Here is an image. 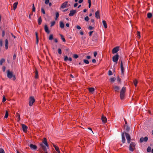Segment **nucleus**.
Returning <instances> with one entry per match:
<instances>
[{"mask_svg": "<svg viewBox=\"0 0 153 153\" xmlns=\"http://www.w3.org/2000/svg\"><path fill=\"white\" fill-rule=\"evenodd\" d=\"M43 140L42 143H41L39 144L41 148L45 151H47V147H48V145L47 142V139L46 138L44 137L43 138Z\"/></svg>", "mask_w": 153, "mask_h": 153, "instance_id": "f257e3e1", "label": "nucleus"}, {"mask_svg": "<svg viewBox=\"0 0 153 153\" xmlns=\"http://www.w3.org/2000/svg\"><path fill=\"white\" fill-rule=\"evenodd\" d=\"M93 31H90L89 33V35L90 36H91V34H92V33L93 32Z\"/></svg>", "mask_w": 153, "mask_h": 153, "instance_id": "680f3d73", "label": "nucleus"}, {"mask_svg": "<svg viewBox=\"0 0 153 153\" xmlns=\"http://www.w3.org/2000/svg\"><path fill=\"white\" fill-rule=\"evenodd\" d=\"M5 101H6V98H5V96H4L3 97V100H2V102H4Z\"/></svg>", "mask_w": 153, "mask_h": 153, "instance_id": "5fc2aeb1", "label": "nucleus"}, {"mask_svg": "<svg viewBox=\"0 0 153 153\" xmlns=\"http://www.w3.org/2000/svg\"><path fill=\"white\" fill-rule=\"evenodd\" d=\"M29 146L32 149L36 150L37 149V146L36 145L33 144H30Z\"/></svg>", "mask_w": 153, "mask_h": 153, "instance_id": "4468645a", "label": "nucleus"}, {"mask_svg": "<svg viewBox=\"0 0 153 153\" xmlns=\"http://www.w3.org/2000/svg\"><path fill=\"white\" fill-rule=\"evenodd\" d=\"M88 89L90 93H92L94 91V88H88Z\"/></svg>", "mask_w": 153, "mask_h": 153, "instance_id": "4be33fe9", "label": "nucleus"}, {"mask_svg": "<svg viewBox=\"0 0 153 153\" xmlns=\"http://www.w3.org/2000/svg\"><path fill=\"white\" fill-rule=\"evenodd\" d=\"M137 36L138 37L139 39H140V32L137 31Z\"/></svg>", "mask_w": 153, "mask_h": 153, "instance_id": "473e14b6", "label": "nucleus"}, {"mask_svg": "<svg viewBox=\"0 0 153 153\" xmlns=\"http://www.w3.org/2000/svg\"><path fill=\"white\" fill-rule=\"evenodd\" d=\"M83 61L85 64H88L89 63L88 61L86 59H84Z\"/></svg>", "mask_w": 153, "mask_h": 153, "instance_id": "37998d69", "label": "nucleus"}, {"mask_svg": "<svg viewBox=\"0 0 153 153\" xmlns=\"http://www.w3.org/2000/svg\"><path fill=\"white\" fill-rule=\"evenodd\" d=\"M113 88L116 91H118L120 89V87L117 86H115L113 87Z\"/></svg>", "mask_w": 153, "mask_h": 153, "instance_id": "412c9836", "label": "nucleus"}, {"mask_svg": "<svg viewBox=\"0 0 153 153\" xmlns=\"http://www.w3.org/2000/svg\"><path fill=\"white\" fill-rule=\"evenodd\" d=\"M108 72V75H112V72L111 70H109Z\"/></svg>", "mask_w": 153, "mask_h": 153, "instance_id": "3c124183", "label": "nucleus"}, {"mask_svg": "<svg viewBox=\"0 0 153 153\" xmlns=\"http://www.w3.org/2000/svg\"><path fill=\"white\" fill-rule=\"evenodd\" d=\"M76 12V10H71L70 11V13H69V15L70 16H74V14Z\"/></svg>", "mask_w": 153, "mask_h": 153, "instance_id": "dca6fc26", "label": "nucleus"}, {"mask_svg": "<svg viewBox=\"0 0 153 153\" xmlns=\"http://www.w3.org/2000/svg\"><path fill=\"white\" fill-rule=\"evenodd\" d=\"M35 102V100L33 97L31 96L29 98V106H31L33 105Z\"/></svg>", "mask_w": 153, "mask_h": 153, "instance_id": "20e7f679", "label": "nucleus"}, {"mask_svg": "<svg viewBox=\"0 0 153 153\" xmlns=\"http://www.w3.org/2000/svg\"><path fill=\"white\" fill-rule=\"evenodd\" d=\"M97 52H94V56L95 57H96L97 55Z\"/></svg>", "mask_w": 153, "mask_h": 153, "instance_id": "052dcab7", "label": "nucleus"}, {"mask_svg": "<svg viewBox=\"0 0 153 153\" xmlns=\"http://www.w3.org/2000/svg\"><path fill=\"white\" fill-rule=\"evenodd\" d=\"M56 18H55V19L56 20H57L58 18L59 17V14L58 12H56Z\"/></svg>", "mask_w": 153, "mask_h": 153, "instance_id": "58836bf2", "label": "nucleus"}, {"mask_svg": "<svg viewBox=\"0 0 153 153\" xmlns=\"http://www.w3.org/2000/svg\"><path fill=\"white\" fill-rule=\"evenodd\" d=\"M2 69L3 71L4 72L5 71V69H6V67L5 66H4L2 67Z\"/></svg>", "mask_w": 153, "mask_h": 153, "instance_id": "4d7b16f0", "label": "nucleus"}, {"mask_svg": "<svg viewBox=\"0 0 153 153\" xmlns=\"http://www.w3.org/2000/svg\"><path fill=\"white\" fill-rule=\"evenodd\" d=\"M117 81L120 82H121V79L119 76H117Z\"/></svg>", "mask_w": 153, "mask_h": 153, "instance_id": "a18cd8bd", "label": "nucleus"}, {"mask_svg": "<svg viewBox=\"0 0 153 153\" xmlns=\"http://www.w3.org/2000/svg\"><path fill=\"white\" fill-rule=\"evenodd\" d=\"M44 29L45 31L48 34L50 33V31L49 30L48 27L46 25H45Z\"/></svg>", "mask_w": 153, "mask_h": 153, "instance_id": "f3484780", "label": "nucleus"}, {"mask_svg": "<svg viewBox=\"0 0 153 153\" xmlns=\"http://www.w3.org/2000/svg\"><path fill=\"white\" fill-rule=\"evenodd\" d=\"M126 91V87H123L120 91V97L121 100H123L125 96V93Z\"/></svg>", "mask_w": 153, "mask_h": 153, "instance_id": "7ed1b4c3", "label": "nucleus"}, {"mask_svg": "<svg viewBox=\"0 0 153 153\" xmlns=\"http://www.w3.org/2000/svg\"><path fill=\"white\" fill-rule=\"evenodd\" d=\"M4 31H2V36L3 37H4Z\"/></svg>", "mask_w": 153, "mask_h": 153, "instance_id": "338daca9", "label": "nucleus"}, {"mask_svg": "<svg viewBox=\"0 0 153 153\" xmlns=\"http://www.w3.org/2000/svg\"><path fill=\"white\" fill-rule=\"evenodd\" d=\"M60 27L62 28H63L64 27V24L62 22H60Z\"/></svg>", "mask_w": 153, "mask_h": 153, "instance_id": "bb28decb", "label": "nucleus"}, {"mask_svg": "<svg viewBox=\"0 0 153 153\" xmlns=\"http://www.w3.org/2000/svg\"><path fill=\"white\" fill-rule=\"evenodd\" d=\"M125 129L126 130V131H128L130 129L129 127L127 125H126V126H125Z\"/></svg>", "mask_w": 153, "mask_h": 153, "instance_id": "72a5a7b5", "label": "nucleus"}, {"mask_svg": "<svg viewBox=\"0 0 153 153\" xmlns=\"http://www.w3.org/2000/svg\"><path fill=\"white\" fill-rule=\"evenodd\" d=\"M78 5V4L77 3H75L74 5V7H77V6Z\"/></svg>", "mask_w": 153, "mask_h": 153, "instance_id": "774afa93", "label": "nucleus"}, {"mask_svg": "<svg viewBox=\"0 0 153 153\" xmlns=\"http://www.w3.org/2000/svg\"><path fill=\"white\" fill-rule=\"evenodd\" d=\"M151 148L149 146L147 149V151L148 152H150L151 151Z\"/></svg>", "mask_w": 153, "mask_h": 153, "instance_id": "ea45409f", "label": "nucleus"}, {"mask_svg": "<svg viewBox=\"0 0 153 153\" xmlns=\"http://www.w3.org/2000/svg\"><path fill=\"white\" fill-rule=\"evenodd\" d=\"M0 153H5V152L3 149H0Z\"/></svg>", "mask_w": 153, "mask_h": 153, "instance_id": "8fccbe9b", "label": "nucleus"}, {"mask_svg": "<svg viewBox=\"0 0 153 153\" xmlns=\"http://www.w3.org/2000/svg\"><path fill=\"white\" fill-rule=\"evenodd\" d=\"M120 68L121 69V73L123 74L124 72V68L123 65L122 61H121L120 63Z\"/></svg>", "mask_w": 153, "mask_h": 153, "instance_id": "a211bd4d", "label": "nucleus"}, {"mask_svg": "<svg viewBox=\"0 0 153 153\" xmlns=\"http://www.w3.org/2000/svg\"><path fill=\"white\" fill-rule=\"evenodd\" d=\"M55 22L54 21H52L51 22V27H52L55 24Z\"/></svg>", "mask_w": 153, "mask_h": 153, "instance_id": "a19ab883", "label": "nucleus"}, {"mask_svg": "<svg viewBox=\"0 0 153 153\" xmlns=\"http://www.w3.org/2000/svg\"><path fill=\"white\" fill-rule=\"evenodd\" d=\"M102 23L104 26V27L105 28H106L107 27V25L106 23V21L105 20L102 21Z\"/></svg>", "mask_w": 153, "mask_h": 153, "instance_id": "5701e85b", "label": "nucleus"}, {"mask_svg": "<svg viewBox=\"0 0 153 153\" xmlns=\"http://www.w3.org/2000/svg\"><path fill=\"white\" fill-rule=\"evenodd\" d=\"M39 42V38H36V43L38 44Z\"/></svg>", "mask_w": 153, "mask_h": 153, "instance_id": "0e129e2a", "label": "nucleus"}, {"mask_svg": "<svg viewBox=\"0 0 153 153\" xmlns=\"http://www.w3.org/2000/svg\"><path fill=\"white\" fill-rule=\"evenodd\" d=\"M148 140V138L147 137H145L144 138L143 137H142L140 138V143H142L144 141L146 142Z\"/></svg>", "mask_w": 153, "mask_h": 153, "instance_id": "1a4fd4ad", "label": "nucleus"}, {"mask_svg": "<svg viewBox=\"0 0 153 153\" xmlns=\"http://www.w3.org/2000/svg\"><path fill=\"white\" fill-rule=\"evenodd\" d=\"M35 77L36 79L38 78L39 77V75L38 74V72L37 70L36 69L35 71Z\"/></svg>", "mask_w": 153, "mask_h": 153, "instance_id": "393cba45", "label": "nucleus"}, {"mask_svg": "<svg viewBox=\"0 0 153 153\" xmlns=\"http://www.w3.org/2000/svg\"><path fill=\"white\" fill-rule=\"evenodd\" d=\"M76 28L78 30H80L81 29V27L79 25H77L76 26Z\"/></svg>", "mask_w": 153, "mask_h": 153, "instance_id": "6e6d98bb", "label": "nucleus"}, {"mask_svg": "<svg viewBox=\"0 0 153 153\" xmlns=\"http://www.w3.org/2000/svg\"><path fill=\"white\" fill-rule=\"evenodd\" d=\"M7 76L10 79H12L13 81L16 80V78L15 76L13 74L12 71H10L9 70L7 71Z\"/></svg>", "mask_w": 153, "mask_h": 153, "instance_id": "f03ea898", "label": "nucleus"}, {"mask_svg": "<svg viewBox=\"0 0 153 153\" xmlns=\"http://www.w3.org/2000/svg\"><path fill=\"white\" fill-rule=\"evenodd\" d=\"M101 120L102 122L103 123H105L107 122V119L106 117H105L103 114L102 115Z\"/></svg>", "mask_w": 153, "mask_h": 153, "instance_id": "9d476101", "label": "nucleus"}, {"mask_svg": "<svg viewBox=\"0 0 153 153\" xmlns=\"http://www.w3.org/2000/svg\"><path fill=\"white\" fill-rule=\"evenodd\" d=\"M52 144L54 148L56 150L57 152L58 153H60L59 147L58 146H56L53 143Z\"/></svg>", "mask_w": 153, "mask_h": 153, "instance_id": "ddd939ff", "label": "nucleus"}, {"mask_svg": "<svg viewBox=\"0 0 153 153\" xmlns=\"http://www.w3.org/2000/svg\"><path fill=\"white\" fill-rule=\"evenodd\" d=\"M35 34H36V38H39L38 33L37 32H36L35 33Z\"/></svg>", "mask_w": 153, "mask_h": 153, "instance_id": "bf43d9fd", "label": "nucleus"}, {"mask_svg": "<svg viewBox=\"0 0 153 153\" xmlns=\"http://www.w3.org/2000/svg\"><path fill=\"white\" fill-rule=\"evenodd\" d=\"M49 0H45V4H48L49 3Z\"/></svg>", "mask_w": 153, "mask_h": 153, "instance_id": "603ef678", "label": "nucleus"}, {"mask_svg": "<svg viewBox=\"0 0 153 153\" xmlns=\"http://www.w3.org/2000/svg\"><path fill=\"white\" fill-rule=\"evenodd\" d=\"M88 129L89 130H90L91 131V132L92 133H93V131H92V129H91V128L89 127V128H88Z\"/></svg>", "mask_w": 153, "mask_h": 153, "instance_id": "e2e57ef3", "label": "nucleus"}, {"mask_svg": "<svg viewBox=\"0 0 153 153\" xmlns=\"http://www.w3.org/2000/svg\"><path fill=\"white\" fill-rule=\"evenodd\" d=\"M85 20L86 21L88 22L89 20V18L88 16H87L85 17Z\"/></svg>", "mask_w": 153, "mask_h": 153, "instance_id": "09e8293b", "label": "nucleus"}, {"mask_svg": "<svg viewBox=\"0 0 153 153\" xmlns=\"http://www.w3.org/2000/svg\"><path fill=\"white\" fill-rule=\"evenodd\" d=\"M0 45L2 46V41L1 40H0Z\"/></svg>", "mask_w": 153, "mask_h": 153, "instance_id": "13d9d810", "label": "nucleus"}, {"mask_svg": "<svg viewBox=\"0 0 153 153\" xmlns=\"http://www.w3.org/2000/svg\"><path fill=\"white\" fill-rule=\"evenodd\" d=\"M38 24L39 25L41 24L42 23V20L41 17H40L38 19Z\"/></svg>", "mask_w": 153, "mask_h": 153, "instance_id": "a878e982", "label": "nucleus"}, {"mask_svg": "<svg viewBox=\"0 0 153 153\" xmlns=\"http://www.w3.org/2000/svg\"><path fill=\"white\" fill-rule=\"evenodd\" d=\"M22 126L23 131L25 132L27 131V127L24 124H22Z\"/></svg>", "mask_w": 153, "mask_h": 153, "instance_id": "f8f14e48", "label": "nucleus"}, {"mask_svg": "<svg viewBox=\"0 0 153 153\" xmlns=\"http://www.w3.org/2000/svg\"><path fill=\"white\" fill-rule=\"evenodd\" d=\"M126 137L128 143H129L131 141V137L130 135L128 133H125Z\"/></svg>", "mask_w": 153, "mask_h": 153, "instance_id": "0eeeda50", "label": "nucleus"}, {"mask_svg": "<svg viewBox=\"0 0 153 153\" xmlns=\"http://www.w3.org/2000/svg\"><path fill=\"white\" fill-rule=\"evenodd\" d=\"M58 52L60 54H62V51L60 48H59L58 49Z\"/></svg>", "mask_w": 153, "mask_h": 153, "instance_id": "de8ad7c7", "label": "nucleus"}, {"mask_svg": "<svg viewBox=\"0 0 153 153\" xmlns=\"http://www.w3.org/2000/svg\"><path fill=\"white\" fill-rule=\"evenodd\" d=\"M93 28L94 27H92L91 26H89L88 27V29L90 30L93 29Z\"/></svg>", "mask_w": 153, "mask_h": 153, "instance_id": "864d4df0", "label": "nucleus"}, {"mask_svg": "<svg viewBox=\"0 0 153 153\" xmlns=\"http://www.w3.org/2000/svg\"><path fill=\"white\" fill-rule=\"evenodd\" d=\"M133 82L134 85L136 87L137 86V85L138 83V81L137 80V79L134 80L133 81Z\"/></svg>", "mask_w": 153, "mask_h": 153, "instance_id": "7c9ffc66", "label": "nucleus"}, {"mask_svg": "<svg viewBox=\"0 0 153 153\" xmlns=\"http://www.w3.org/2000/svg\"><path fill=\"white\" fill-rule=\"evenodd\" d=\"M35 8L34 6V4H33V6H32V12H35Z\"/></svg>", "mask_w": 153, "mask_h": 153, "instance_id": "4c0bfd02", "label": "nucleus"}, {"mask_svg": "<svg viewBox=\"0 0 153 153\" xmlns=\"http://www.w3.org/2000/svg\"><path fill=\"white\" fill-rule=\"evenodd\" d=\"M152 14L150 13H149L147 14V17L148 18H151L152 17Z\"/></svg>", "mask_w": 153, "mask_h": 153, "instance_id": "c85d7f7f", "label": "nucleus"}, {"mask_svg": "<svg viewBox=\"0 0 153 153\" xmlns=\"http://www.w3.org/2000/svg\"><path fill=\"white\" fill-rule=\"evenodd\" d=\"M41 12L44 14H45V11L44 9L43 8H42L41 9Z\"/></svg>", "mask_w": 153, "mask_h": 153, "instance_id": "79ce46f5", "label": "nucleus"}, {"mask_svg": "<svg viewBox=\"0 0 153 153\" xmlns=\"http://www.w3.org/2000/svg\"><path fill=\"white\" fill-rule=\"evenodd\" d=\"M60 36L61 37V39H62V41L64 42H65V38H64V36H63L61 34L60 35Z\"/></svg>", "mask_w": 153, "mask_h": 153, "instance_id": "f704fd0d", "label": "nucleus"}, {"mask_svg": "<svg viewBox=\"0 0 153 153\" xmlns=\"http://www.w3.org/2000/svg\"><path fill=\"white\" fill-rule=\"evenodd\" d=\"M110 81L111 82H114L115 80V78L114 77L111 78H110Z\"/></svg>", "mask_w": 153, "mask_h": 153, "instance_id": "c9c22d12", "label": "nucleus"}, {"mask_svg": "<svg viewBox=\"0 0 153 153\" xmlns=\"http://www.w3.org/2000/svg\"><path fill=\"white\" fill-rule=\"evenodd\" d=\"M49 39L50 40H52L53 39V35L52 34H51L50 35Z\"/></svg>", "mask_w": 153, "mask_h": 153, "instance_id": "e433bc0d", "label": "nucleus"}, {"mask_svg": "<svg viewBox=\"0 0 153 153\" xmlns=\"http://www.w3.org/2000/svg\"><path fill=\"white\" fill-rule=\"evenodd\" d=\"M18 4V2L17 1L16 2L13 4V9L14 10H15L16 8L17 5Z\"/></svg>", "mask_w": 153, "mask_h": 153, "instance_id": "aec40b11", "label": "nucleus"}, {"mask_svg": "<svg viewBox=\"0 0 153 153\" xmlns=\"http://www.w3.org/2000/svg\"><path fill=\"white\" fill-rule=\"evenodd\" d=\"M16 117H18V121H19L20 120V115L18 113H17L16 114Z\"/></svg>", "mask_w": 153, "mask_h": 153, "instance_id": "cd10ccee", "label": "nucleus"}, {"mask_svg": "<svg viewBox=\"0 0 153 153\" xmlns=\"http://www.w3.org/2000/svg\"><path fill=\"white\" fill-rule=\"evenodd\" d=\"M119 50V47L117 46L114 48L112 50V53L114 54L117 53Z\"/></svg>", "mask_w": 153, "mask_h": 153, "instance_id": "6e6552de", "label": "nucleus"}, {"mask_svg": "<svg viewBox=\"0 0 153 153\" xmlns=\"http://www.w3.org/2000/svg\"><path fill=\"white\" fill-rule=\"evenodd\" d=\"M119 56L117 54L114 55L112 57L113 61L115 62L116 64L117 63L118 60L119 59Z\"/></svg>", "mask_w": 153, "mask_h": 153, "instance_id": "423d86ee", "label": "nucleus"}, {"mask_svg": "<svg viewBox=\"0 0 153 153\" xmlns=\"http://www.w3.org/2000/svg\"><path fill=\"white\" fill-rule=\"evenodd\" d=\"M100 12L99 10L97 11L95 13V17L96 18L98 19L100 18Z\"/></svg>", "mask_w": 153, "mask_h": 153, "instance_id": "2eb2a0df", "label": "nucleus"}, {"mask_svg": "<svg viewBox=\"0 0 153 153\" xmlns=\"http://www.w3.org/2000/svg\"><path fill=\"white\" fill-rule=\"evenodd\" d=\"M73 57L75 59H77L79 57L78 56L77 54H75L74 55Z\"/></svg>", "mask_w": 153, "mask_h": 153, "instance_id": "49530a36", "label": "nucleus"}, {"mask_svg": "<svg viewBox=\"0 0 153 153\" xmlns=\"http://www.w3.org/2000/svg\"><path fill=\"white\" fill-rule=\"evenodd\" d=\"M64 61H67L68 60V57L67 56H64Z\"/></svg>", "mask_w": 153, "mask_h": 153, "instance_id": "c03bdc74", "label": "nucleus"}, {"mask_svg": "<svg viewBox=\"0 0 153 153\" xmlns=\"http://www.w3.org/2000/svg\"><path fill=\"white\" fill-rule=\"evenodd\" d=\"M122 142L123 143H124L125 142L126 140L124 134L123 133L122 134Z\"/></svg>", "mask_w": 153, "mask_h": 153, "instance_id": "6ab92c4d", "label": "nucleus"}, {"mask_svg": "<svg viewBox=\"0 0 153 153\" xmlns=\"http://www.w3.org/2000/svg\"><path fill=\"white\" fill-rule=\"evenodd\" d=\"M8 116V113L7 111H6V113H5V114L4 117V118H7Z\"/></svg>", "mask_w": 153, "mask_h": 153, "instance_id": "2f4dec72", "label": "nucleus"}, {"mask_svg": "<svg viewBox=\"0 0 153 153\" xmlns=\"http://www.w3.org/2000/svg\"><path fill=\"white\" fill-rule=\"evenodd\" d=\"M68 1H65L62 4L61 7L63 9L65 8L66 7L68 4Z\"/></svg>", "mask_w": 153, "mask_h": 153, "instance_id": "9b49d317", "label": "nucleus"}, {"mask_svg": "<svg viewBox=\"0 0 153 153\" xmlns=\"http://www.w3.org/2000/svg\"><path fill=\"white\" fill-rule=\"evenodd\" d=\"M136 144L134 142L131 143L129 145V150L131 151H133L135 149Z\"/></svg>", "mask_w": 153, "mask_h": 153, "instance_id": "39448f33", "label": "nucleus"}, {"mask_svg": "<svg viewBox=\"0 0 153 153\" xmlns=\"http://www.w3.org/2000/svg\"><path fill=\"white\" fill-rule=\"evenodd\" d=\"M8 41L7 39H6L5 40V47L6 49H8Z\"/></svg>", "mask_w": 153, "mask_h": 153, "instance_id": "b1692460", "label": "nucleus"}, {"mask_svg": "<svg viewBox=\"0 0 153 153\" xmlns=\"http://www.w3.org/2000/svg\"><path fill=\"white\" fill-rule=\"evenodd\" d=\"M5 61V59H1L0 60V65H2V63L4 62Z\"/></svg>", "mask_w": 153, "mask_h": 153, "instance_id": "c756f323", "label": "nucleus"}, {"mask_svg": "<svg viewBox=\"0 0 153 153\" xmlns=\"http://www.w3.org/2000/svg\"><path fill=\"white\" fill-rule=\"evenodd\" d=\"M91 22L93 23V24H94V19H91Z\"/></svg>", "mask_w": 153, "mask_h": 153, "instance_id": "69168bd1", "label": "nucleus"}]
</instances>
